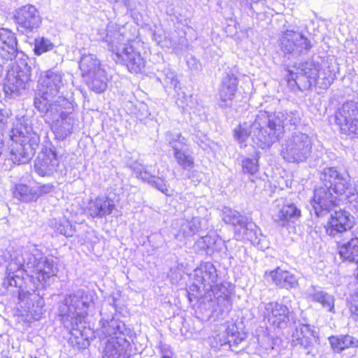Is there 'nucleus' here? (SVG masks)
<instances>
[{"label": "nucleus", "instance_id": "35", "mask_svg": "<svg viewBox=\"0 0 358 358\" xmlns=\"http://www.w3.org/2000/svg\"><path fill=\"white\" fill-rule=\"evenodd\" d=\"M24 264L22 261L18 259H12L8 263L6 271V280L10 286H17V282L16 278L20 279L24 273Z\"/></svg>", "mask_w": 358, "mask_h": 358}, {"label": "nucleus", "instance_id": "37", "mask_svg": "<svg viewBox=\"0 0 358 358\" xmlns=\"http://www.w3.org/2000/svg\"><path fill=\"white\" fill-rule=\"evenodd\" d=\"M238 233L242 238L250 241L252 244H257L260 241L259 238L260 234L257 226L254 222H249L248 218L239 227Z\"/></svg>", "mask_w": 358, "mask_h": 358}, {"label": "nucleus", "instance_id": "48", "mask_svg": "<svg viewBox=\"0 0 358 358\" xmlns=\"http://www.w3.org/2000/svg\"><path fill=\"white\" fill-rule=\"evenodd\" d=\"M215 243V240L210 236H203L197 241V245L201 249H208Z\"/></svg>", "mask_w": 358, "mask_h": 358}, {"label": "nucleus", "instance_id": "28", "mask_svg": "<svg viewBox=\"0 0 358 358\" xmlns=\"http://www.w3.org/2000/svg\"><path fill=\"white\" fill-rule=\"evenodd\" d=\"M238 79L234 74L227 73L222 78L220 90V105L222 107L229 106L237 91Z\"/></svg>", "mask_w": 358, "mask_h": 358}, {"label": "nucleus", "instance_id": "24", "mask_svg": "<svg viewBox=\"0 0 358 358\" xmlns=\"http://www.w3.org/2000/svg\"><path fill=\"white\" fill-rule=\"evenodd\" d=\"M131 345L125 337L111 338L108 340L103 351V358H129Z\"/></svg>", "mask_w": 358, "mask_h": 358}, {"label": "nucleus", "instance_id": "16", "mask_svg": "<svg viewBox=\"0 0 358 358\" xmlns=\"http://www.w3.org/2000/svg\"><path fill=\"white\" fill-rule=\"evenodd\" d=\"M14 17L17 29L22 32H33L39 28L42 22L39 11L31 4H27L17 9Z\"/></svg>", "mask_w": 358, "mask_h": 358}, {"label": "nucleus", "instance_id": "27", "mask_svg": "<svg viewBox=\"0 0 358 358\" xmlns=\"http://www.w3.org/2000/svg\"><path fill=\"white\" fill-rule=\"evenodd\" d=\"M17 52V41L15 34L7 29H1L0 57L5 60H13Z\"/></svg>", "mask_w": 358, "mask_h": 358}, {"label": "nucleus", "instance_id": "1", "mask_svg": "<svg viewBox=\"0 0 358 358\" xmlns=\"http://www.w3.org/2000/svg\"><path fill=\"white\" fill-rule=\"evenodd\" d=\"M320 179L324 186L315 189L311 202L313 208L317 217L328 214L336 206L337 197L331 193L346 195L350 204L358 209V188L351 187L350 176L339 173L334 167L323 169Z\"/></svg>", "mask_w": 358, "mask_h": 358}, {"label": "nucleus", "instance_id": "11", "mask_svg": "<svg viewBox=\"0 0 358 358\" xmlns=\"http://www.w3.org/2000/svg\"><path fill=\"white\" fill-rule=\"evenodd\" d=\"M279 44L284 54L293 57L306 54L312 47L310 41L301 32L289 29L282 31Z\"/></svg>", "mask_w": 358, "mask_h": 358}, {"label": "nucleus", "instance_id": "42", "mask_svg": "<svg viewBox=\"0 0 358 358\" xmlns=\"http://www.w3.org/2000/svg\"><path fill=\"white\" fill-rule=\"evenodd\" d=\"M131 169L138 178L141 179L144 182H147L148 184L154 176L151 175L142 164L135 163L131 166Z\"/></svg>", "mask_w": 358, "mask_h": 358}, {"label": "nucleus", "instance_id": "20", "mask_svg": "<svg viewBox=\"0 0 358 358\" xmlns=\"http://www.w3.org/2000/svg\"><path fill=\"white\" fill-rule=\"evenodd\" d=\"M131 329L126 327L125 324L116 319L113 316L111 317H108L107 318L102 317L100 320V328L98 331V334L101 338H117V337H125L128 338L131 336Z\"/></svg>", "mask_w": 358, "mask_h": 358}, {"label": "nucleus", "instance_id": "18", "mask_svg": "<svg viewBox=\"0 0 358 358\" xmlns=\"http://www.w3.org/2000/svg\"><path fill=\"white\" fill-rule=\"evenodd\" d=\"M172 234L179 241H185L198 233L201 229L200 217H193L189 219L179 218L173 221Z\"/></svg>", "mask_w": 358, "mask_h": 358}, {"label": "nucleus", "instance_id": "7", "mask_svg": "<svg viewBox=\"0 0 358 358\" xmlns=\"http://www.w3.org/2000/svg\"><path fill=\"white\" fill-rule=\"evenodd\" d=\"M312 149L311 138L305 133L295 131L282 144L280 155L287 162L301 163L308 159Z\"/></svg>", "mask_w": 358, "mask_h": 358}, {"label": "nucleus", "instance_id": "17", "mask_svg": "<svg viewBox=\"0 0 358 358\" xmlns=\"http://www.w3.org/2000/svg\"><path fill=\"white\" fill-rule=\"evenodd\" d=\"M41 90L48 96H54L66 104L67 101L60 94V90L64 87L63 74L59 71L48 70L41 73L38 80Z\"/></svg>", "mask_w": 358, "mask_h": 358}, {"label": "nucleus", "instance_id": "23", "mask_svg": "<svg viewBox=\"0 0 358 358\" xmlns=\"http://www.w3.org/2000/svg\"><path fill=\"white\" fill-rule=\"evenodd\" d=\"M44 90L38 89L34 98L35 108L41 113H45L46 115L52 116V119L57 117L56 113L62 110V101L54 96H48L44 93Z\"/></svg>", "mask_w": 358, "mask_h": 358}, {"label": "nucleus", "instance_id": "14", "mask_svg": "<svg viewBox=\"0 0 358 358\" xmlns=\"http://www.w3.org/2000/svg\"><path fill=\"white\" fill-rule=\"evenodd\" d=\"M246 336L238 331L236 324L227 322L220 325L211 341L213 347H228L232 351H237L238 345L245 341Z\"/></svg>", "mask_w": 358, "mask_h": 358}, {"label": "nucleus", "instance_id": "44", "mask_svg": "<svg viewBox=\"0 0 358 358\" xmlns=\"http://www.w3.org/2000/svg\"><path fill=\"white\" fill-rule=\"evenodd\" d=\"M242 166L244 172L252 175L259 169L258 161L256 158L245 159L242 161Z\"/></svg>", "mask_w": 358, "mask_h": 358}, {"label": "nucleus", "instance_id": "45", "mask_svg": "<svg viewBox=\"0 0 358 358\" xmlns=\"http://www.w3.org/2000/svg\"><path fill=\"white\" fill-rule=\"evenodd\" d=\"M166 183V181L163 178L154 176L149 184L162 193L169 195V188Z\"/></svg>", "mask_w": 358, "mask_h": 358}, {"label": "nucleus", "instance_id": "5", "mask_svg": "<svg viewBox=\"0 0 358 358\" xmlns=\"http://www.w3.org/2000/svg\"><path fill=\"white\" fill-rule=\"evenodd\" d=\"M296 70L294 73H291V77L301 90L310 88L312 85L327 89L336 78L334 71L327 68L321 71L320 65L313 62L302 63Z\"/></svg>", "mask_w": 358, "mask_h": 358}, {"label": "nucleus", "instance_id": "25", "mask_svg": "<svg viewBox=\"0 0 358 358\" xmlns=\"http://www.w3.org/2000/svg\"><path fill=\"white\" fill-rule=\"evenodd\" d=\"M265 314L268 321L278 328H285L289 322L290 311L288 308L278 302L272 301L264 306Z\"/></svg>", "mask_w": 358, "mask_h": 358}, {"label": "nucleus", "instance_id": "46", "mask_svg": "<svg viewBox=\"0 0 358 358\" xmlns=\"http://www.w3.org/2000/svg\"><path fill=\"white\" fill-rule=\"evenodd\" d=\"M55 187L51 184H45L41 186L34 187V194H36V201L45 194H48L54 192Z\"/></svg>", "mask_w": 358, "mask_h": 358}, {"label": "nucleus", "instance_id": "31", "mask_svg": "<svg viewBox=\"0 0 358 358\" xmlns=\"http://www.w3.org/2000/svg\"><path fill=\"white\" fill-rule=\"evenodd\" d=\"M308 299L319 303L324 309L330 313H335V299L331 294L322 290L316 286H312L307 290Z\"/></svg>", "mask_w": 358, "mask_h": 358}, {"label": "nucleus", "instance_id": "47", "mask_svg": "<svg viewBox=\"0 0 358 358\" xmlns=\"http://www.w3.org/2000/svg\"><path fill=\"white\" fill-rule=\"evenodd\" d=\"M11 112L8 109H0V136H3V131L8 123V119Z\"/></svg>", "mask_w": 358, "mask_h": 358}, {"label": "nucleus", "instance_id": "2", "mask_svg": "<svg viewBox=\"0 0 358 358\" xmlns=\"http://www.w3.org/2000/svg\"><path fill=\"white\" fill-rule=\"evenodd\" d=\"M301 120L298 111H278L271 113L259 111L253 122L252 128L258 147L264 149L270 148L278 141L285 131L295 128Z\"/></svg>", "mask_w": 358, "mask_h": 358}, {"label": "nucleus", "instance_id": "9", "mask_svg": "<svg viewBox=\"0 0 358 358\" xmlns=\"http://www.w3.org/2000/svg\"><path fill=\"white\" fill-rule=\"evenodd\" d=\"M217 279V270L210 262L201 264L194 271V285L205 292L211 290L215 296L217 295L219 301L222 298L226 301V309L229 310L231 308L229 296L225 294L227 289L224 287L216 284Z\"/></svg>", "mask_w": 358, "mask_h": 358}, {"label": "nucleus", "instance_id": "53", "mask_svg": "<svg viewBox=\"0 0 358 358\" xmlns=\"http://www.w3.org/2000/svg\"><path fill=\"white\" fill-rule=\"evenodd\" d=\"M1 71V64H0V71Z\"/></svg>", "mask_w": 358, "mask_h": 358}, {"label": "nucleus", "instance_id": "22", "mask_svg": "<svg viewBox=\"0 0 358 358\" xmlns=\"http://www.w3.org/2000/svg\"><path fill=\"white\" fill-rule=\"evenodd\" d=\"M354 224L353 217L345 210H335L331 214L326 231L328 235L336 237L350 229Z\"/></svg>", "mask_w": 358, "mask_h": 358}, {"label": "nucleus", "instance_id": "21", "mask_svg": "<svg viewBox=\"0 0 358 358\" xmlns=\"http://www.w3.org/2000/svg\"><path fill=\"white\" fill-rule=\"evenodd\" d=\"M317 338L315 327L310 324H299L295 327L292 335L293 345H299L310 354L314 348V341Z\"/></svg>", "mask_w": 358, "mask_h": 358}, {"label": "nucleus", "instance_id": "29", "mask_svg": "<svg viewBox=\"0 0 358 358\" xmlns=\"http://www.w3.org/2000/svg\"><path fill=\"white\" fill-rule=\"evenodd\" d=\"M115 208V205L112 199L105 196H97L89 202L87 212L93 218H102L111 214Z\"/></svg>", "mask_w": 358, "mask_h": 358}, {"label": "nucleus", "instance_id": "4", "mask_svg": "<svg viewBox=\"0 0 358 358\" xmlns=\"http://www.w3.org/2000/svg\"><path fill=\"white\" fill-rule=\"evenodd\" d=\"M108 49L115 56L116 63L125 65L131 73H140L145 67V60L139 52L118 31L108 33L106 37Z\"/></svg>", "mask_w": 358, "mask_h": 358}, {"label": "nucleus", "instance_id": "43", "mask_svg": "<svg viewBox=\"0 0 358 358\" xmlns=\"http://www.w3.org/2000/svg\"><path fill=\"white\" fill-rule=\"evenodd\" d=\"M55 230L66 237L73 236L75 229L71 224L66 220L59 221L55 224Z\"/></svg>", "mask_w": 358, "mask_h": 358}, {"label": "nucleus", "instance_id": "40", "mask_svg": "<svg viewBox=\"0 0 358 358\" xmlns=\"http://www.w3.org/2000/svg\"><path fill=\"white\" fill-rule=\"evenodd\" d=\"M223 220L228 224L241 227L247 217L241 215L238 211L229 208H225L223 210Z\"/></svg>", "mask_w": 358, "mask_h": 358}, {"label": "nucleus", "instance_id": "41", "mask_svg": "<svg viewBox=\"0 0 358 358\" xmlns=\"http://www.w3.org/2000/svg\"><path fill=\"white\" fill-rule=\"evenodd\" d=\"M52 47V43L47 38L42 37L35 39L34 52L37 55H41V54L50 50Z\"/></svg>", "mask_w": 358, "mask_h": 358}, {"label": "nucleus", "instance_id": "15", "mask_svg": "<svg viewBox=\"0 0 358 358\" xmlns=\"http://www.w3.org/2000/svg\"><path fill=\"white\" fill-rule=\"evenodd\" d=\"M301 210L296 206L285 198L277 199L273 205L272 219L280 227L294 223L301 217Z\"/></svg>", "mask_w": 358, "mask_h": 358}, {"label": "nucleus", "instance_id": "32", "mask_svg": "<svg viewBox=\"0 0 358 358\" xmlns=\"http://www.w3.org/2000/svg\"><path fill=\"white\" fill-rule=\"evenodd\" d=\"M329 342L334 352L341 353L345 350L358 348V339L350 335H338L329 337Z\"/></svg>", "mask_w": 358, "mask_h": 358}, {"label": "nucleus", "instance_id": "34", "mask_svg": "<svg viewBox=\"0 0 358 358\" xmlns=\"http://www.w3.org/2000/svg\"><path fill=\"white\" fill-rule=\"evenodd\" d=\"M275 341L270 336L264 334L258 338L257 353L262 358L275 356L278 350L275 347Z\"/></svg>", "mask_w": 358, "mask_h": 358}, {"label": "nucleus", "instance_id": "12", "mask_svg": "<svg viewBox=\"0 0 358 358\" xmlns=\"http://www.w3.org/2000/svg\"><path fill=\"white\" fill-rule=\"evenodd\" d=\"M24 263L29 268L34 269L32 278H36L40 285L43 286L47 279L55 276L57 268L52 259H48L43 256L41 252L36 249L28 258L27 262L24 260Z\"/></svg>", "mask_w": 358, "mask_h": 358}, {"label": "nucleus", "instance_id": "33", "mask_svg": "<svg viewBox=\"0 0 358 358\" xmlns=\"http://www.w3.org/2000/svg\"><path fill=\"white\" fill-rule=\"evenodd\" d=\"M79 68L81 71L82 76L84 78L94 75L96 71L103 70L99 60L92 54H83L82 55L79 62Z\"/></svg>", "mask_w": 358, "mask_h": 358}, {"label": "nucleus", "instance_id": "26", "mask_svg": "<svg viewBox=\"0 0 358 358\" xmlns=\"http://www.w3.org/2000/svg\"><path fill=\"white\" fill-rule=\"evenodd\" d=\"M264 277L266 279L270 278L272 283L280 289L290 290L296 289L299 286L298 280L295 275L280 267H277L273 271H266Z\"/></svg>", "mask_w": 358, "mask_h": 358}, {"label": "nucleus", "instance_id": "19", "mask_svg": "<svg viewBox=\"0 0 358 358\" xmlns=\"http://www.w3.org/2000/svg\"><path fill=\"white\" fill-rule=\"evenodd\" d=\"M60 160L55 148H45L34 162L36 172L41 176H50L56 172L59 166Z\"/></svg>", "mask_w": 358, "mask_h": 358}, {"label": "nucleus", "instance_id": "6", "mask_svg": "<svg viewBox=\"0 0 358 358\" xmlns=\"http://www.w3.org/2000/svg\"><path fill=\"white\" fill-rule=\"evenodd\" d=\"M91 300L83 289H78L66 296L61 310L64 327L70 330H77L87 315Z\"/></svg>", "mask_w": 358, "mask_h": 358}, {"label": "nucleus", "instance_id": "10", "mask_svg": "<svg viewBox=\"0 0 358 358\" xmlns=\"http://www.w3.org/2000/svg\"><path fill=\"white\" fill-rule=\"evenodd\" d=\"M335 119L342 133L358 137V101L345 102L337 110Z\"/></svg>", "mask_w": 358, "mask_h": 358}, {"label": "nucleus", "instance_id": "3", "mask_svg": "<svg viewBox=\"0 0 358 358\" xmlns=\"http://www.w3.org/2000/svg\"><path fill=\"white\" fill-rule=\"evenodd\" d=\"M24 116H17L16 123L11 129L10 137L13 141L10 150V160L13 164H20L29 162L35 154L40 143V137L25 124Z\"/></svg>", "mask_w": 358, "mask_h": 358}, {"label": "nucleus", "instance_id": "36", "mask_svg": "<svg viewBox=\"0 0 358 358\" xmlns=\"http://www.w3.org/2000/svg\"><path fill=\"white\" fill-rule=\"evenodd\" d=\"M85 78L89 88L96 93H101L107 87L108 79L103 69L96 71L94 75H90Z\"/></svg>", "mask_w": 358, "mask_h": 358}, {"label": "nucleus", "instance_id": "50", "mask_svg": "<svg viewBox=\"0 0 358 358\" xmlns=\"http://www.w3.org/2000/svg\"><path fill=\"white\" fill-rule=\"evenodd\" d=\"M166 80H167V82H170L171 85H173L174 87H176L178 84V80L173 73H171L170 76L166 77Z\"/></svg>", "mask_w": 358, "mask_h": 358}, {"label": "nucleus", "instance_id": "51", "mask_svg": "<svg viewBox=\"0 0 358 358\" xmlns=\"http://www.w3.org/2000/svg\"><path fill=\"white\" fill-rule=\"evenodd\" d=\"M38 303H39V304H41V306H43V302L41 300H40V301H38Z\"/></svg>", "mask_w": 358, "mask_h": 358}, {"label": "nucleus", "instance_id": "49", "mask_svg": "<svg viewBox=\"0 0 358 358\" xmlns=\"http://www.w3.org/2000/svg\"><path fill=\"white\" fill-rule=\"evenodd\" d=\"M161 350L162 353V358H171V353H169V346L164 345L161 348Z\"/></svg>", "mask_w": 358, "mask_h": 358}, {"label": "nucleus", "instance_id": "39", "mask_svg": "<svg viewBox=\"0 0 358 358\" xmlns=\"http://www.w3.org/2000/svg\"><path fill=\"white\" fill-rule=\"evenodd\" d=\"M252 125L253 122L250 124L244 122L243 124H240L238 128L234 129V137L240 144L243 143L248 136L251 135L254 143L258 146V143L254 138L253 129L252 128Z\"/></svg>", "mask_w": 358, "mask_h": 358}, {"label": "nucleus", "instance_id": "8", "mask_svg": "<svg viewBox=\"0 0 358 358\" xmlns=\"http://www.w3.org/2000/svg\"><path fill=\"white\" fill-rule=\"evenodd\" d=\"M31 66L28 58H19L11 62L3 84L4 91L10 95H19L31 80Z\"/></svg>", "mask_w": 358, "mask_h": 358}, {"label": "nucleus", "instance_id": "30", "mask_svg": "<svg viewBox=\"0 0 358 358\" xmlns=\"http://www.w3.org/2000/svg\"><path fill=\"white\" fill-rule=\"evenodd\" d=\"M59 118L53 120L52 129L57 139L63 141L73 132L74 119L70 114L59 110Z\"/></svg>", "mask_w": 358, "mask_h": 358}, {"label": "nucleus", "instance_id": "38", "mask_svg": "<svg viewBox=\"0 0 358 358\" xmlns=\"http://www.w3.org/2000/svg\"><path fill=\"white\" fill-rule=\"evenodd\" d=\"M13 196L24 203L36 202L34 187L24 184H16L13 189Z\"/></svg>", "mask_w": 358, "mask_h": 358}, {"label": "nucleus", "instance_id": "13", "mask_svg": "<svg viewBox=\"0 0 358 358\" xmlns=\"http://www.w3.org/2000/svg\"><path fill=\"white\" fill-rule=\"evenodd\" d=\"M165 139L173 149V157L178 164L185 170L192 169L194 167V159L188 149L187 139L180 133L172 131L165 134Z\"/></svg>", "mask_w": 358, "mask_h": 358}, {"label": "nucleus", "instance_id": "52", "mask_svg": "<svg viewBox=\"0 0 358 358\" xmlns=\"http://www.w3.org/2000/svg\"><path fill=\"white\" fill-rule=\"evenodd\" d=\"M21 296H22V295H21V294H19V299H21Z\"/></svg>", "mask_w": 358, "mask_h": 358}]
</instances>
